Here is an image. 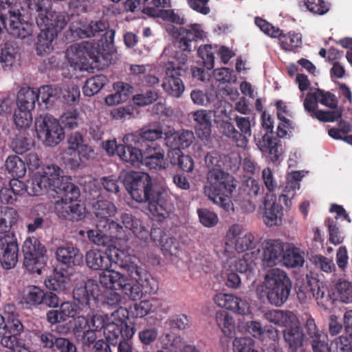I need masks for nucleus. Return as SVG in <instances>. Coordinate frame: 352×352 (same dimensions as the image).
Here are the masks:
<instances>
[{
	"label": "nucleus",
	"mask_w": 352,
	"mask_h": 352,
	"mask_svg": "<svg viewBox=\"0 0 352 352\" xmlns=\"http://www.w3.org/2000/svg\"><path fill=\"white\" fill-rule=\"evenodd\" d=\"M128 318V311L122 307L110 315L91 312L86 318L79 316L75 319L74 334L82 344L89 346L97 339V333L103 329L104 336L111 344H116L120 336L123 338L118 352H136L130 341L135 330L127 324Z\"/></svg>",
	"instance_id": "obj_1"
},
{
	"label": "nucleus",
	"mask_w": 352,
	"mask_h": 352,
	"mask_svg": "<svg viewBox=\"0 0 352 352\" xmlns=\"http://www.w3.org/2000/svg\"><path fill=\"white\" fill-rule=\"evenodd\" d=\"M110 250L111 255L98 250H89L85 254L87 266L93 270H102L98 276V282L105 290L102 296L103 303L116 307L124 300H136L141 296L139 287L129 282L124 274L118 271L109 270L113 263H116V258Z\"/></svg>",
	"instance_id": "obj_2"
},
{
	"label": "nucleus",
	"mask_w": 352,
	"mask_h": 352,
	"mask_svg": "<svg viewBox=\"0 0 352 352\" xmlns=\"http://www.w3.org/2000/svg\"><path fill=\"white\" fill-rule=\"evenodd\" d=\"M51 176L49 180L44 181L39 177L35 179L33 186H30L31 194H42L47 192L49 195L58 199L54 202V209L60 217L67 218L72 221H79L85 217V208L78 202L80 190L71 182L69 177L63 175V170L58 166H51L44 172Z\"/></svg>",
	"instance_id": "obj_3"
},
{
	"label": "nucleus",
	"mask_w": 352,
	"mask_h": 352,
	"mask_svg": "<svg viewBox=\"0 0 352 352\" xmlns=\"http://www.w3.org/2000/svg\"><path fill=\"white\" fill-rule=\"evenodd\" d=\"M206 37V33L199 24H192L188 29L180 28L178 30L177 43L164 50L162 57L172 58L179 65L176 66L173 60H168L166 66V77L162 87L168 95L177 98L182 96L185 86L179 78L180 66L185 65L188 60V56L184 52L192 50V43L194 40H203Z\"/></svg>",
	"instance_id": "obj_4"
},
{
	"label": "nucleus",
	"mask_w": 352,
	"mask_h": 352,
	"mask_svg": "<svg viewBox=\"0 0 352 352\" xmlns=\"http://www.w3.org/2000/svg\"><path fill=\"white\" fill-rule=\"evenodd\" d=\"M80 282L76 284L73 296L75 302H63L58 309L50 310L47 313V320L51 324L63 322L68 318H74L80 314L83 308H90L96 302L99 296V286L93 279L85 280L82 274H79Z\"/></svg>",
	"instance_id": "obj_5"
},
{
	"label": "nucleus",
	"mask_w": 352,
	"mask_h": 352,
	"mask_svg": "<svg viewBox=\"0 0 352 352\" xmlns=\"http://www.w3.org/2000/svg\"><path fill=\"white\" fill-rule=\"evenodd\" d=\"M235 186L234 179L229 174L221 170H209L204 193L214 204L225 211H234L231 195Z\"/></svg>",
	"instance_id": "obj_6"
},
{
	"label": "nucleus",
	"mask_w": 352,
	"mask_h": 352,
	"mask_svg": "<svg viewBox=\"0 0 352 352\" xmlns=\"http://www.w3.org/2000/svg\"><path fill=\"white\" fill-rule=\"evenodd\" d=\"M291 288L287 274L276 267L267 271L263 283L256 287V292L260 298L267 296L272 305L280 307L287 300Z\"/></svg>",
	"instance_id": "obj_7"
},
{
	"label": "nucleus",
	"mask_w": 352,
	"mask_h": 352,
	"mask_svg": "<svg viewBox=\"0 0 352 352\" xmlns=\"http://www.w3.org/2000/svg\"><path fill=\"white\" fill-rule=\"evenodd\" d=\"M116 263H118L120 267L126 273V278L132 284L140 285L145 289L146 292L155 293L158 289V285L154 279L144 268L137 263V258L135 255L129 253L125 250H114ZM142 292V290H140ZM142 296L139 298H140Z\"/></svg>",
	"instance_id": "obj_8"
},
{
	"label": "nucleus",
	"mask_w": 352,
	"mask_h": 352,
	"mask_svg": "<svg viewBox=\"0 0 352 352\" xmlns=\"http://www.w3.org/2000/svg\"><path fill=\"white\" fill-rule=\"evenodd\" d=\"M264 318L269 322L285 328L283 332V338L290 348L296 349L302 346L304 334L295 313L279 309L270 310L264 314Z\"/></svg>",
	"instance_id": "obj_9"
},
{
	"label": "nucleus",
	"mask_w": 352,
	"mask_h": 352,
	"mask_svg": "<svg viewBox=\"0 0 352 352\" xmlns=\"http://www.w3.org/2000/svg\"><path fill=\"white\" fill-rule=\"evenodd\" d=\"M67 147L63 154L64 164L71 169L81 168L96 157L92 146L87 144L82 135L74 132L68 135Z\"/></svg>",
	"instance_id": "obj_10"
},
{
	"label": "nucleus",
	"mask_w": 352,
	"mask_h": 352,
	"mask_svg": "<svg viewBox=\"0 0 352 352\" xmlns=\"http://www.w3.org/2000/svg\"><path fill=\"white\" fill-rule=\"evenodd\" d=\"M121 221L123 226V230L129 234L130 237L131 233H133L138 239L144 242H147L148 239H151L153 242L159 244L162 248L170 252H173V250L177 249L176 240L174 238L166 239V243L170 244L167 246L163 244L162 230L160 228H153L149 230L148 226H144L139 219H135L130 214H122Z\"/></svg>",
	"instance_id": "obj_11"
},
{
	"label": "nucleus",
	"mask_w": 352,
	"mask_h": 352,
	"mask_svg": "<svg viewBox=\"0 0 352 352\" xmlns=\"http://www.w3.org/2000/svg\"><path fill=\"white\" fill-rule=\"evenodd\" d=\"M224 245L217 252L219 257L231 258L234 250L239 253L252 250L256 248L257 241L254 235L248 231L243 230L240 224L232 225L226 235Z\"/></svg>",
	"instance_id": "obj_12"
},
{
	"label": "nucleus",
	"mask_w": 352,
	"mask_h": 352,
	"mask_svg": "<svg viewBox=\"0 0 352 352\" xmlns=\"http://www.w3.org/2000/svg\"><path fill=\"white\" fill-rule=\"evenodd\" d=\"M47 19L46 25L38 26L41 32L38 35L36 52L40 55L50 53L54 50V41L58 34L65 27L68 21L66 14H52Z\"/></svg>",
	"instance_id": "obj_13"
},
{
	"label": "nucleus",
	"mask_w": 352,
	"mask_h": 352,
	"mask_svg": "<svg viewBox=\"0 0 352 352\" xmlns=\"http://www.w3.org/2000/svg\"><path fill=\"white\" fill-rule=\"evenodd\" d=\"M125 185L128 192L135 201L146 202L157 192L153 189L151 176L144 172H131L126 179Z\"/></svg>",
	"instance_id": "obj_14"
},
{
	"label": "nucleus",
	"mask_w": 352,
	"mask_h": 352,
	"mask_svg": "<svg viewBox=\"0 0 352 352\" xmlns=\"http://www.w3.org/2000/svg\"><path fill=\"white\" fill-rule=\"evenodd\" d=\"M37 137L49 147H54L65 138V131L59 121L50 116H39L36 119Z\"/></svg>",
	"instance_id": "obj_15"
},
{
	"label": "nucleus",
	"mask_w": 352,
	"mask_h": 352,
	"mask_svg": "<svg viewBox=\"0 0 352 352\" xmlns=\"http://www.w3.org/2000/svg\"><path fill=\"white\" fill-rule=\"evenodd\" d=\"M23 252L25 268L30 273L41 274L47 262L45 247L37 238L28 237L23 243Z\"/></svg>",
	"instance_id": "obj_16"
},
{
	"label": "nucleus",
	"mask_w": 352,
	"mask_h": 352,
	"mask_svg": "<svg viewBox=\"0 0 352 352\" xmlns=\"http://www.w3.org/2000/svg\"><path fill=\"white\" fill-rule=\"evenodd\" d=\"M87 234L89 241L104 247L113 246L116 240H129V234L117 223H111L105 229L96 226V230H89Z\"/></svg>",
	"instance_id": "obj_17"
},
{
	"label": "nucleus",
	"mask_w": 352,
	"mask_h": 352,
	"mask_svg": "<svg viewBox=\"0 0 352 352\" xmlns=\"http://www.w3.org/2000/svg\"><path fill=\"white\" fill-rule=\"evenodd\" d=\"M108 23L105 21H91L88 25L81 20L72 22L69 30L74 38H84L91 36H96L98 34L104 32L102 36H104L106 43H112L115 32L110 30Z\"/></svg>",
	"instance_id": "obj_18"
},
{
	"label": "nucleus",
	"mask_w": 352,
	"mask_h": 352,
	"mask_svg": "<svg viewBox=\"0 0 352 352\" xmlns=\"http://www.w3.org/2000/svg\"><path fill=\"white\" fill-rule=\"evenodd\" d=\"M3 28H6L14 37L21 39L31 36L32 33L31 24L21 21L19 10L10 9L6 16H0V33Z\"/></svg>",
	"instance_id": "obj_19"
},
{
	"label": "nucleus",
	"mask_w": 352,
	"mask_h": 352,
	"mask_svg": "<svg viewBox=\"0 0 352 352\" xmlns=\"http://www.w3.org/2000/svg\"><path fill=\"white\" fill-rule=\"evenodd\" d=\"M65 56L70 66L80 70L85 69L89 59L96 58L92 45L87 42L69 46L65 52Z\"/></svg>",
	"instance_id": "obj_20"
},
{
	"label": "nucleus",
	"mask_w": 352,
	"mask_h": 352,
	"mask_svg": "<svg viewBox=\"0 0 352 352\" xmlns=\"http://www.w3.org/2000/svg\"><path fill=\"white\" fill-rule=\"evenodd\" d=\"M148 202V210L153 219L162 221L168 217L173 210L169 192L166 189L157 191Z\"/></svg>",
	"instance_id": "obj_21"
},
{
	"label": "nucleus",
	"mask_w": 352,
	"mask_h": 352,
	"mask_svg": "<svg viewBox=\"0 0 352 352\" xmlns=\"http://www.w3.org/2000/svg\"><path fill=\"white\" fill-rule=\"evenodd\" d=\"M259 209L262 210L263 223L267 227L279 226L282 224L283 212L282 206L276 203L274 193H266L263 205Z\"/></svg>",
	"instance_id": "obj_22"
},
{
	"label": "nucleus",
	"mask_w": 352,
	"mask_h": 352,
	"mask_svg": "<svg viewBox=\"0 0 352 352\" xmlns=\"http://www.w3.org/2000/svg\"><path fill=\"white\" fill-rule=\"evenodd\" d=\"M284 243L279 239H268L262 243V264L264 267H274L283 261Z\"/></svg>",
	"instance_id": "obj_23"
},
{
	"label": "nucleus",
	"mask_w": 352,
	"mask_h": 352,
	"mask_svg": "<svg viewBox=\"0 0 352 352\" xmlns=\"http://www.w3.org/2000/svg\"><path fill=\"white\" fill-rule=\"evenodd\" d=\"M18 245L14 235L6 234L0 237V262L3 268L14 267L18 261Z\"/></svg>",
	"instance_id": "obj_24"
},
{
	"label": "nucleus",
	"mask_w": 352,
	"mask_h": 352,
	"mask_svg": "<svg viewBox=\"0 0 352 352\" xmlns=\"http://www.w3.org/2000/svg\"><path fill=\"white\" fill-rule=\"evenodd\" d=\"M142 164L151 170L166 169L168 163L165 158V151L159 145H149L142 152Z\"/></svg>",
	"instance_id": "obj_25"
},
{
	"label": "nucleus",
	"mask_w": 352,
	"mask_h": 352,
	"mask_svg": "<svg viewBox=\"0 0 352 352\" xmlns=\"http://www.w3.org/2000/svg\"><path fill=\"white\" fill-rule=\"evenodd\" d=\"M123 147H120V158L132 165L142 164V152L135 147L139 142V137L137 135L129 133L122 138Z\"/></svg>",
	"instance_id": "obj_26"
},
{
	"label": "nucleus",
	"mask_w": 352,
	"mask_h": 352,
	"mask_svg": "<svg viewBox=\"0 0 352 352\" xmlns=\"http://www.w3.org/2000/svg\"><path fill=\"white\" fill-rule=\"evenodd\" d=\"M194 140V134L188 130L175 131L170 127L166 126L165 132V144L173 148V151H180L181 148H188Z\"/></svg>",
	"instance_id": "obj_27"
},
{
	"label": "nucleus",
	"mask_w": 352,
	"mask_h": 352,
	"mask_svg": "<svg viewBox=\"0 0 352 352\" xmlns=\"http://www.w3.org/2000/svg\"><path fill=\"white\" fill-rule=\"evenodd\" d=\"M238 330L242 333H249L254 338L264 340L266 336L276 340L278 337V331L274 327L263 328L261 323L256 320L240 322Z\"/></svg>",
	"instance_id": "obj_28"
},
{
	"label": "nucleus",
	"mask_w": 352,
	"mask_h": 352,
	"mask_svg": "<svg viewBox=\"0 0 352 352\" xmlns=\"http://www.w3.org/2000/svg\"><path fill=\"white\" fill-rule=\"evenodd\" d=\"M94 214L98 219L96 226L105 229L111 223H116L111 220L117 212V208L114 204L107 199H100L93 205Z\"/></svg>",
	"instance_id": "obj_29"
},
{
	"label": "nucleus",
	"mask_w": 352,
	"mask_h": 352,
	"mask_svg": "<svg viewBox=\"0 0 352 352\" xmlns=\"http://www.w3.org/2000/svg\"><path fill=\"white\" fill-rule=\"evenodd\" d=\"M307 172L294 171L287 176V183L282 193L279 196L280 201L283 202L287 208L292 206V200L296 195V191L300 187V182Z\"/></svg>",
	"instance_id": "obj_30"
},
{
	"label": "nucleus",
	"mask_w": 352,
	"mask_h": 352,
	"mask_svg": "<svg viewBox=\"0 0 352 352\" xmlns=\"http://www.w3.org/2000/svg\"><path fill=\"white\" fill-rule=\"evenodd\" d=\"M44 291L37 286L29 285L18 294L19 302L25 309H32L42 303Z\"/></svg>",
	"instance_id": "obj_31"
},
{
	"label": "nucleus",
	"mask_w": 352,
	"mask_h": 352,
	"mask_svg": "<svg viewBox=\"0 0 352 352\" xmlns=\"http://www.w3.org/2000/svg\"><path fill=\"white\" fill-rule=\"evenodd\" d=\"M56 256L58 261L67 265H80L82 263V254L72 245L59 247Z\"/></svg>",
	"instance_id": "obj_32"
},
{
	"label": "nucleus",
	"mask_w": 352,
	"mask_h": 352,
	"mask_svg": "<svg viewBox=\"0 0 352 352\" xmlns=\"http://www.w3.org/2000/svg\"><path fill=\"white\" fill-rule=\"evenodd\" d=\"M20 53L18 46L12 42L4 44L0 56L1 63L3 68L10 69L19 64Z\"/></svg>",
	"instance_id": "obj_33"
},
{
	"label": "nucleus",
	"mask_w": 352,
	"mask_h": 352,
	"mask_svg": "<svg viewBox=\"0 0 352 352\" xmlns=\"http://www.w3.org/2000/svg\"><path fill=\"white\" fill-rule=\"evenodd\" d=\"M259 249L256 252H251L244 254L242 258L235 261L233 266H230L232 271H236L240 273H247V276L250 278L256 274L254 260L257 258Z\"/></svg>",
	"instance_id": "obj_34"
},
{
	"label": "nucleus",
	"mask_w": 352,
	"mask_h": 352,
	"mask_svg": "<svg viewBox=\"0 0 352 352\" xmlns=\"http://www.w3.org/2000/svg\"><path fill=\"white\" fill-rule=\"evenodd\" d=\"M192 118L196 123L198 135L201 139H207L210 135L211 113L204 109L192 113Z\"/></svg>",
	"instance_id": "obj_35"
},
{
	"label": "nucleus",
	"mask_w": 352,
	"mask_h": 352,
	"mask_svg": "<svg viewBox=\"0 0 352 352\" xmlns=\"http://www.w3.org/2000/svg\"><path fill=\"white\" fill-rule=\"evenodd\" d=\"M25 3L30 10L37 13L36 21L38 26L46 25L47 19L52 18V14H65V12H57L47 9L45 7L43 0H25Z\"/></svg>",
	"instance_id": "obj_36"
},
{
	"label": "nucleus",
	"mask_w": 352,
	"mask_h": 352,
	"mask_svg": "<svg viewBox=\"0 0 352 352\" xmlns=\"http://www.w3.org/2000/svg\"><path fill=\"white\" fill-rule=\"evenodd\" d=\"M218 129L222 135L231 140L236 146L241 148L246 146L248 140L243 134H240V132L228 120H223L218 123Z\"/></svg>",
	"instance_id": "obj_37"
},
{
	"label": "nucleus",
	"mask_w": 352,
	"mask_h": 352,
	"mask_svg": "<svg viewBox=\"0 0 352 352\" xmlns=\"http://www.w3.org/2000/svg\"><path fill=\"white\" fill-rule=\"evenodd\" d=\"M49 166H47L48 168ZM47 169V167L43 170H41V171L39 172H37L36 173H35L33 176H32V178L30 180L28 181V183L27 184H25L23 182L16 179H13L10 181V189L12 190V191H13V195L14 196H16L18 197L19 195H22L24 192H27L29 195H32V196H37V195H39L40 194H31L29 192V188L30 186H33V183H34V181H35V179L36 177H42L43 180L44 181H47L49 179L50 177H52L51 176H46L47 175L45 173H44V172H45V170Z\"/></svg>",
	"instance_id": "obj_38"
},
{
	"label": "nucleus",
	"mask_w": 352,
	"mask_h": 352,
	"mask_svg": "<svg viewBox=\"0 0 352 352\" xmlns=\"http://www.w3.org/2000/svg\"><path fill=\"white\" fill-rule=\"evenodd\" d=\"M8 333L21 334L23 331V325L16 315L6 313L5 316L0 314V335L3 331Z\"/></svg>",
	"instance_id": "obj_39"
},
{
	"label": "nucleus",
	"mask_w": 352,
	"mask_h": 352,
	"mask_svg": "<svg viewBox=\"0 0 352 352\" xmlns=\"http://www.w3.org/2000/svg\"><path fill=\"white\" fill-rule=\"evenodd\" d=\"M69 278L67 275L54 270L53 274L45 280L46 287L58 292H64L69 287Z\"/></svg>",
	"instance_id": "obj_40"
},
{
	"label": "nucleus",
	"mask_w": 352,
	"mask_h": 352,
	"mask_svg": "<svg viewBox=\"0 0 352 352\" xmlns=\"http://www.w3.org/2000/svg\"><path fill=\"white\" fill-rule=\"evenodd\" d=\"M36 101L38 102L36 90L30 87H22L19 90L17 94V107H22V108L32 111Z\"/></svg>",
	"instance_id": "obj_41"
},
{
	"label": "nucleus",
	"mask_w": 352,
	"mask_h": 352,
	"mask_svg": "<svg viewBox=\"0 0 352 352\" xmlns=\"http://www.w3.org/2000/svg\"><path fill=\"white\" fill-rule=\"evenodd\" d=\"M38 104L42 109H47L57 98L58 90L50 85H45L36 90Z\"/></svg>",
	"instance_id": "obj_42"
},
{
	"label": "nucleus",
	"mask_w": 352,
	"mask_h": 352,
	"mask_svg": "<svg viewBox=\"0 0 352 352\" xmlns=\"http://www.w3.org/2000/svg\"><path fill=\"white\" fill-rule=\"evenodd\" d=\"M257 146L263 153L268 152L272 161L277 160L281 155V148L269 135L265 134Z\"/></svg>",
	"instance_id": "obj_43"
},
{
	"label": "nucleus",
	"mask_w": 352,
	"mask_h": 352,
	"mask_svg": "<svg viewBox=\"0 0 352 352\" xmlns=\"http://www.w3.org/2000/svg\"><path fill=\"white\" fill-rule=\"evenodd\" d=\"M216 323L226 336H232L235 331L234 318L226 311H220L216 314Z\"/></svg>",
	"instance_id": "obj_44"
},
{
	"label": "nucleus",
	"mask_w": 352,
	"mask_h": 352,
	"mask_svg": "<svg viewBox=\"0 0 352 352\" xmlns=\"http://www.w3.org/2000/svg\"><path fill=\"white\" fill-rule=\"evenodd\" d=\"M304 252L298 248L287 249L283 255V265L288 267H302L305 263Z\"/></svg>",
	"instance_id": "obj_45"
},
{
	"label": "nucleus",
	"mask_w": 352,
	"mask_h": 352,
	"mask_svg": "<svg viewBox=\"0 0 352 352\" xmlns=\"http://www.w3.org/2000/svg\"><path fill=\"white\" fill-rule=\"evenodd\" d=\"M17 212L12 208L0 207V233L6 232L17 220Z\"/></svg>",
	"instance_id": "obj_46"
},
{
	"label": "nucleus",
	"mask_w": 352,
	"mask_h": 352,
	"mask_svg": "<svg viewBox=\"0 0 352 352\" xmlns=\"http://www.w3.org/2000/svg\"><path fill=\"white\" fill-rule=\"evenodd\" d=\"M6 167L12 177H22L26 173L25 162L16 155L8 157L6 161Z\"/></svg>",
	"instance_id": "obj_47"
},
{
	"label": "nucleus",
	"mask_w": 352,
	"mask_h": 352,
	"mask_svg": "<svg viewBox=\"0 0 352 352\" xmlns=\"http://www.w3.org/2000/svg\"><path fill=\"white\" fill-rule=\"evenodd\" d=\"M109 82L107 76L97 75L87 80L83 87V93L87 96L97 94Z\"/></svg>",
	"instance_id": "obj_48"
},
{
	"label": "nucleus",
	"mask_w": 352,
	"mask_h": 352,
	"mask_svg": "<svg viewBox=\"0 0 352 352\" xmlns=\"http://www.w3.org/2000/svg\"><path fill=\"white\" fill-rule=\"evenodd\" d=\"M333 295L344 303L352 302V283L346 280H339L334 289Z\"/></svg>",
	"instance_id": "obj_49"
},
{
	"label": "nucleus",
	"mask_w": 352,
	"mask_h": 352,
	"mask_svg": "<svg viewBox=\"0 0 352 352\" xmlns=\"http://www.w3.org/2000/svg\"><path fill=\"white\" fill-rule=\"evenodd\" d=\"M298 6L320 15L327 13L329 10V4L323 0H299Z\"/></svg>",
	"instance_id": "obj_50"
},
{
	"label": "nucleus",
	"mask_w": 352,
	"mask_h": 352,
	"mask_svg": "<svg viewBox=\"0 0 352 352\" xmlns=\"http://www.w3.org/2000/svg\"><path fill=\"white\" fill-rule=\"evenodd\" d=\"M280 45L286 51L300 47L302 44V36L300 33L289 32L287 34H283L279 37Z\"/></svg>",
	"instance_id": "obj_51"
},
{
	"label": "nucleus",
	"mask_w": 352,
	"mask_h": 352,
	"mask_svg": "<svg viewBox=\"0 0 352 352\" xmlns=\"http://www.w3.org/2000/svg\"><path fill=\"white\" fill-rule=\"evenodd\" d=\"M14 122L18 129H27L32 122V111L17 107L14 113Z\"/></svg>",
	"instance_id": "obj_52"
},
{
	"label": "nucleus",
	"mask_w": 352,
	"mask_h": 352,
	"mask_svg": "<svg viewBox=\"0 0 352 352\" xmlns=\"http://www.w3.org/2000/svg\"><path fill=\"white\" fill-rule=\"evenodd\" d=\"M351 131L350 123L346 121H340L338 124V129L331 128L329 130L328 134L336 140H343L345 142L352 146V135L342 137L341 133L346 134Z\"/></svg>",
	"instance_id": "obj_53"
},
{
	"label": "nucleus",
	"mask_w": 352,
	"mask_h": 352,
	"mask_svg": "<svg viewBox=\"0 0 352 352\" xmlns=\"http://www.w3.org/2000/svg\"><path fill=\"white\" fill-rule=\"evenodd\" d=\"M157 304V300L155 298L142 300L139 303L135 304L133 314L136 318H142L148 315L150 312L154 311L156 309Z\"/></svg>",
	"instance_id": "obj_54"
},
{
	"label": "nucleus",
	"mask_w": 352,
	"mask_h": 352,
	"mask_svg": "<svg viewBox=\"0 0 352 352\" xmlns=\"http://www.w3.org/2000/svg\"><path fill=\"white\" fill-rule=\"evenodd\" d=\"M3 338H1V344L8 349L19 352L22 348L26 346L24 342L19 338V334L8 333L3 331Z\"/></svg>",
	"instance_id": "obj_55"
},
{
	"label": "nucleus",
	"mask_w": 352,
	"mask_h": 352,
	"mask_svg": "<svg viewBox=\"0 0 352 352\" xmlns=\"http://www.w3.org/2000/svg\"><path fill=\"white\" fill-rule=\"evenodd\" d=\"M238 298V296L231 294L219 293L215 295L214 300L218 306L234 312Z\"/></svg>",
	"instance_id": "obj_56"
},
{
	"label": "nucleus",
	"mask_w": 352,
	"mask_h": 352,
	"mask_svg": "<svg viewBox=\"0 0 352 352\" xmlns=\"http://www.w3.org/2000/svg\"><path fill=\"white\" fill-rule=\"evenodd\" d=\"M198 54L203 60V64L207 69L214 67V49L210 45H201L198 49Z\"/></svg>",
	"instance_id": "obj_57"
},
{
	"label": "nucleus",
	"mask_w": 352,
	"mask_h": 352,
	"mask_svg": "<svg viewBox=\"0 0 352 352\" xmlns=\"http://www.w3.org/2000/svg\"><path fill=\"white\" fill-rule=\"evenodd\" d=\"M333 352H352V336H341L331 344Z\"/></svg>",
	"instance_id": "obj_58"
},
{
	"label": "nucleus",
	"mask_w": 352,
	"mask_h": 352,
	"mask_svg": "<svg viewBox=\"0 0 352 352\" xmlns=\"http://www.w3.org/2000/svg\"><path fill=\"white\" fill-rule=\"evenodd\" d=\"M311 261L317 267L326 273H331L336 271V265L332 259L322 255L317 254L311 258Z\"/></svg>",
	"instance_id": "obj_59"
},
{
	"label": "nucleus",
	"mask_w": 352,
	"mask_h": 352,
	"mask_svg": "<svg viewBox=\"0 0 352 352\" xmlns=\"http://www.w3.org/2000/svg\"><path fill=\"white\" fill-rule=\"evenodd\" d=\"M254 341L248 337L236 338L232 342L234 352H258L254 349Z\"/></svg>",
	"instance_id": "obj_60"
},
{
	"label": "nucleus",
	"mask_w": 352,
	"mask_h": 352,
	"mask_svg": "<svg viewBox=\"0 0 352 352\" xmlns=\"http://www.w3.org/2000/svg\"><path fill=\"white\" fill-rule=\"evenodd\" d=\"M326 225L329 230V241L335 245L342 243L344 236L338 227L336 221L329 219L326 221Z\"/></svg>",
	"instance_id": "obj_61"
},
{
	"label": "nucleus",
	"mask_w": 352,
	"mask_h": 352,
	"mask_svg": "<svg viewBox=\"0 0 352 352\" xmlns=\"http://www.w3.org/2000/svg\"><path fill=\"white\" fill-rule=\"evenodd\" d=\"M159 93L155 90H149L144 94H136L133 96V102L138 106H146L156 101Z\"/></svg>",
	"instance_id": "obj_62"
},
{
	"label": "nucleus",
	"mask_w": 352,
	"mask_h": 352,
	"mask_svg": "<svg viewBox=\"0 0 352 352\" xmlns=\"http://www.w3.org/2000/svg\"><path fill=\"white\" fill-rule=\"evenodd\" d=\"M197 214L201 223L206 227H213L218 223L217 214L206 208L198 209Z\"/></svg>",
	"instance_id": "obj_63"
},
{
	"label": "nucleus",
	"mask_w": 352,
	"mask_h": 352,
	"mask_svg": "<svg viewBox=\"0 0 352 352\" xmlns=\"http://www.w3.org/2000/svg\"><path fill=\"white\" fill-rule=\"evenodd\" d=\"M263 188L258 181L253 178H249L243 187V192L250 199H255L258 195L263 193Z\"/></svg>",
	"instance_id": "obj_64"
}]
</instances>
